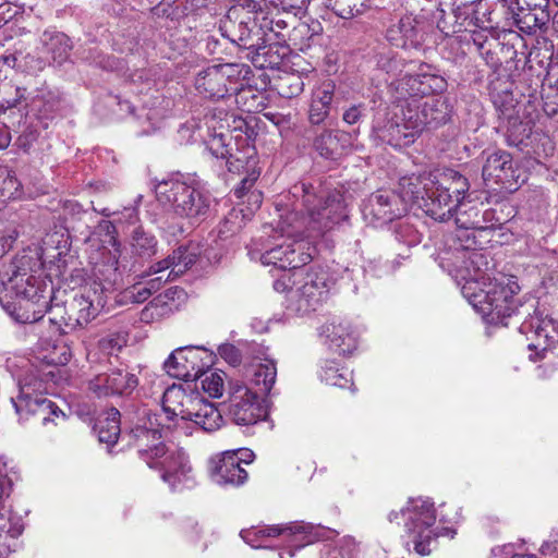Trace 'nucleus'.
Returning a JSON list of instances; mask_svg holds the SVG:
<instances>
[{
  "label": "nucleus",
  "mask_w": 558,
  "mask_h": 558,
  "mask_svg": "<svg viewBox=\"0 0 558 558\" xmlns=\"http://www.w3.org/2000/svg\"><path fill=\"white\" fill-rule=\"evenodd\" d=\"M52 287L40 276L14 270L0 288V304L21 324H37L35 328H48V338L73 331V323H66L65 305H49Z\"/></svg>",
  "instance_id": "nucleus-1"
},
{
  "label": "nucleus",
  "mask_w": 558,
  "mask_h": 558,
  "mask_svg": "<svg viewBox=\"0 0 558 558\" xmlns=\"http://www.w3.org/2000/svg\"><path fill=\"white\" fill-rule=\"evenodd\" d=\"M293 209L281 216L280 229L288 238H317L349 219L344 197L322 184L300 182L292 186Z\"/></svg>",
  "instance_id": "nucleus-2"
},
{
  "label": "nucleus",
  "mask_w": 558,
  "mask_h": 558,
  "mask_svg": "<svg viewBox=\"0 0 558 558\" xmlns=\"http://www.w3.org/2000/svg\"><path fill=\"white\" fill-rule=\"evenodd\" d=\"M156 197L163 206H170L173 214L186 219L191 226H199L207 220L217 205L209 191L194 180L162 181L156 185Z\"/></svg>",
  "instance_id": "nucleus-3"
},
{
  "label": "nucleus",
  "mask_w": 558,
  "mask_h": 558,
  "mask_svg": "<svg viewBox=\"0 0 558 558\" xmlns=\"http://www.w3.org/2000/svg\"><path fill=\"white\" fill-rule=\"evenodd\" d=\"M163 410L168 420L178 417L175 426L191 421L204 433L218 430L223 418L214 403L198 395H186L181 388L171 387L163 395Z\"/></svg>",
  "instance_id": "nucleus-4"
},
{
  "label": "nucleus",
  "mask_w": 558,
  "mask_h": 558,
  "mask_svg": "<svg viewBox=\"0 0 558 558\" xmlns=\"http://www.w3.org/2000/svg\"><path fill=\"white\" fill-rule=\"evenodd\" d=\"M430 184L418 207L434 220L451 219L470 189L468 179L453 169H446L434 174Z\"/></svg>",
  "instance_id": "nucleus-5"
},
{
  "label": "nucleus",
  "mask_w": 558,
  "mask_h": 558,
  "mask_svg": "<svg viewBox=\"0 0 558 558\" xmlns=\"http://www.w3.org/2000/svg\"><path fill=\"white\" fill-rule=\"evenodd\" d=\"M45 390V383L33 373L19 381L17 395L11 397L10 401L20 422L34 421L47 427L49 424L58 425L59 422L65 421L63 411L43 396Z\"/></svg>",
  "instance_id": "nucleus-6"
},
{
  "label": "nucleus",
  "mask_w": 558,
  "mask_h": 558,
  "mask_svg": "<svg viewBox=\"0 0 558 558\" xmlns=\"http://www.w3.org/2000/svg\"><path fill=\"white\" fill-rule=\"evenodd\" d=\"M404 522L405 533L409 538L408 545L413 544V549L421 556L432 553L430 544L436 541L438 533L433 529L436 522L434 502L429 499H409L407 507L400 512L391 511L388 514L389 522L400 524Z\"/></svg>",
  "instance_id": "nucleus-7"
},
{
  "label": "nucleus",
  "mask_w": 558,
  "mask_h": 558,
  "mask_svg": "<svg viewBox=\"0 0 558 558\" xmlns=\"http://www.w3.org/2000/svg\"><path fill=\"white\" fill-rule=\"evenodd\" d=\"M243 9L231 8L220 21L221 35L242 49L250 50L252 60L265 56L267 49L266 28H271V22H259L250 16L243 17Z\"/></svg>",
  "instance_id": "nucleus-8"
},
{
  "label": "nucleus",
  "mask_w": 558,
  "mask_h": 558,
  "mask_svg": "<svg viewBox=\"0 0 558 558\" xmlns=\"http://www.w3.org/2000/svg\"><path fill=\"white\" fill-rule=\"evenodd\" d=\"M461 293L478 313L492 316L493 319L510 317L518 312L513 298L515 291L509 284L492 280L478 289L472 284H462Z\"/></svg>",
  "instance_id": "nucleus-9"
},
{
  "label": "nucleus",
  "mask_w": 558,
  "mask_h": 558,
  "mask_svg": "<svg viewBox=\"0 0 558 558\" xmlns=\"http://www.w3.org/2000/svg\"><path fill=\"white\" fill-rule=\"evenodd\" d=\"M169 428L170 425L161 424L157 415H151L144 409L128 433L129 445L137 449L138 457L149 468H155L157 464L154 461L166 454V445L162 439Z\"/></svg>",
  "instance_id": "nucleus-10"
},
{
  "label": "nucleus",
  "mask_w": 558,
  "mask_h": 558,
  "mask_svg": "<svg viewBox=\"0 0 558 558\" xmlns=\"http://www.w3.org/2000/svg\"><path fill=\"white\" fill-rule=\"evenodd\" d=\"M390 88L400 105H407L413 99L422 100L435 93H441L447 88L446 80L437 71L422 63L415 73H407L391 82Z\"/></svg>",
  "instance_id": "nucleus-11"
},
{
  "label": "nucleus",
  "mask_w": 558,
  "mask_h": 558,
  "mask_svg": "<svg viewBox=\"0 0 558 558\" xmlns=\"http://www.w3.org/2000/svg\"><path fill=\"white\" fill-rule=\"evenodd\" d=\"M242 70L239 64L223 63L201 70L195 77V88L204 97L220 99L239 90Z\"/></svg>",
  "instance_id": "nucleus-12"
},
{
  "label": "nucleus",
  "mask_w": 558,
  "mask_h": 558,
  "mask_svg": "<svg viewBox=\"0 0 558 558\" xmlns=\"http://www.w3.org/2000/svg\"><path fill=\"white\" fill-rule=\"evenodd\" d=\"M211 364V357L202 347H181L175 349L166 360V372L184 381H195L206 374Z\"/></svg>",
  "instance_id": "nucleus-13"
},
{
  "label": "nucleus",
  "mask_w": 558,
  "mask_h": 558,
  "mask_svg": "<svg viewBox=\"0 0 558 558\" xmlns=\"http://www.w3.org/2000/svg\"><path fill=\"white\" fill-rule=\"evenodd\" d=\"M228 413L236 425L256 424L266 416L257 391L240 383H232L229 392Z\"/></svg>",
  "instance_id": "nucleus-14"
},
{
  "label": "nucleus",
  "mask_w": 558,
  "mask_h": 558,
  "mask_svg": "<svg viewBox=\"0 0 558 558\" xmlns=\"http://www.w3.org/2000/svg\"><path fill=\"white\" fill-rule=\"evenodd\" d=\"M403 109L408 114V121L413 123L415 132L420 133L428 128L444 125L450 120V108L442 97H430L424 101L413 99L403 105Z\"/></svg>",
  "instance_id": "nucleus-15"
},
{
  "label": "nucleus",
  "mask_w": 558,
  "mask_h": 558,
  "mask_svg": "<svg viewBox=\"0 0 558 558\" xmlns=\"http://www.w3.org/2000/svg\"><path fill=\"white\" fill-rule=\"evenodd\" d=\"M138 384V377L128 367H116L90 379L88 389L98 398H130Z\"/></svg>",
  "instance_id": "nucleus-16"
},
{
  "label": "nucleus",
  "mask_w": 558,
  "mask_h": 558,
  "mask_svg": "<svg viewBox=\"0 0 558 558\" xmlns=\"http://www.w3.org/2000/svg\"><path fill=\"white\" fill-rule=\"evenodd\" d=\"M290 298L295 300L299 312L315 311L318 305L327 300L329 293V280L324 270H310L303 275L295 289L289 290Z\"/></svg>",
  "instance_id": "nucleus-17"
},
{
  "label": "nucleus",
  "mask_w": 558,
  "mask_h": 558,
  "mask_svg": "<svg viewBox=\"0 0 558 558\" xmlns=\"http://www.w3.org/2000/svg\"><path fill=\"white\" fill-rule=\"evenodd\" d=\"M405 213V205L400 196L389 190H378L373 193L362 208L364 219L375 227L387 225Z\"/></svg>",
  "instance_id": "nucleus-18"
},
{
  "label": "nucleus",
  "mask_w": 558,
  "mask_h": 558,
  "mask_svg": "<svg viewBox=\"0 0 558 558\" xmlns=\"http://www.w3.org/2000/svg\"><path fill=\"white\" fill-rule=\"evenodd\" d=\"M397 108L398 111L386 122L375 121L373 132L381 142L395 148H402L414 143L421 133L415 132V129L412 130L414 125L408 121V114L403 109V105H398Z\"/></svg>",
  "instance_id": "nucleus-19"
},
{
  "label": "nucleus",
  "mask_w": 558,
  "mask_h": 558,
  "mask_svg": "<svg viewBox=\"0 0 558 558\" xmlns=\"http://www.w3.org/2000/svg\"><path fill=\"white\" fill-rule=\"evenodd\" d=\"M536 303L533 302L529 305L530 308H533V314L529 313L527 317L520 325L519 330L526 336L527 340H531L527 344L530 350H546L548 345L556 341L558 323L547 315L544 316L537 310Z\"/></svg>",
  "instance_id": "nucleus-20"
},
{
  "label": "nucleus",
  "mask_w": 558,
  "mask_h": 558,
  "mask_svg": "<svg viewBox=\"0 0 558 558\" xmlns=\"http://www.w3.org/2000/svg\"><path fill=\"white\" fill-rule=\"evenodd\" d=\"M40 56H27L32 70L41 71L50 64L62 65L69 59L72 45L65 34L46 31L40 37Z\"/></svg>",
  "instance_id": "nucleus-21"
},
{
  "label": "nucleus",
  "mask_w": 558,
  "mask_h": 558,
  "mask_svg": "<svg viewBox=\"0 0 558 558\" xmlns=\"http://www.w3.org/2000/svg\"><path fill=\"white\" fill-rule=\"evenodd\" d=\"M312 259L311 254L304 252L301 242L283 241L280 244L266 250L260 255L264 265H274L278 269L293 270L303 267Z\"/></svg>",
  "instance_id": "nucleus-22"
},
{
  "label": "nucleus",
  "mask_w": 558,
  "mask_h": 558,
  "mask_svg": "<svg viewBox=\"0 0 558 558\" xmlns=\"http://www.w3.org/2000/svg\"><path fill=\"white\" fill-rule=\"evenodd\" d=\"M320 337L328 348L340 354L350 355L357 348L359 332L347 319H332L320 327Z\"/></svg>",
  "instance_id": "nucleus-23"
},
{
  "label": "nucleus",
  "mask_w": 558,
  "mask_h": 558,
  "mask_svg": "<svg viewBox=\"0 0 558 558\" xmlns=\"http://www.w3.org/2000/svg\"><path fill=\"white\" fill-rule=\"evenodd\" d=\"M482 175L485 181L493 180L510 191L517 189L520 177L511 154L506 150H496L487 156Z\"/></svg>",
  "instance_id": "nucleus-24"
},
{
  "label": "nucleus",
  "mask_w": 558,
  "mask_h": 558,
  "mask_svg": "<svg viewBox=\"0 0 558 558\" xmlns=\"http://www.w3.org/2000/svg\"><path fill=\"white\" fill-rule=\"evenodd\" d=\"M353 133L337 129H323L316 133L312 141V147L317 155L326 160L337 161L349 153L352 146Z\"/></svg>",
  "instance_id": "nucleus-25"
},
{
  "label": "nucleus",
  "mask_w": 558,
  "mask_h": 558,
  "mask_svg": "<svg viewBox=\"0 0 558 558\" xmlns=\"http://www.w3.org/2000/svg\"><path fill=\"white\" fill-rule=\"evenodd\" d=\"M460 258L461 263L459 265L454 264L450 270L459 284L463 282V284H472V287L478 289L484 282L490 280L487 276L489 263L483 252L477 250L462 253Z\"/></svg>",
  "instance_id": "nucleus-26"
},
{
  "label": "nucleus",
  "mask_w": 558,
  "mask_h": 558,
  "mask_svg": "<svg viewBox=\"0 0 558 558\" xmlns=\"http://www.w3.org/2000/svg\"><path fill=\"white\" fill-rule=\"evenodd\" d=\"M424 37L423 23L411 14L402 16L386 31V39L392 46L403 49H418L424 43Z\"/></svg>",
  "instance_id": "nucleus-27"
},
{
  "label": "nucleus",
  "mask_w": 558,
  "mask_h": 558,
  "mask_svg": "<svg viewBox=\"0 0 558 558\" xmlns=\"http://www.w3.org/2000/svg\"><path fill=\"white\" fill-rule=\"evenodd\" d=\"M231 135L229 133L214 134L207 142L206 147L216 158L226 159L230 172H241L253 158V148L246 147L243 151L231 147Z\"/></svg>",
  "instance_id": "nucleus-28"
},
{
  "label": "nucleus",
  "mask_w": 558,
  "mask_h": 558,
  "mask_svg": "<svg viewBox=\"0 0 558 558\" xmlns=\"http://www.w3.org/2000/svg\"><path fill=\"white\" fill-rule=\"evenodd\" d=\"M154 462L157 464L154 469L161 471V478L172 489H175L179 484L192 480V468L187 456L182 450L169 451L166 448V454Z\"/></svg>",
  "instance_id": "nucleus-29"
},
{
  "label": "nucleus",
  "mask_w": 558,
  "mask_h": 558,
  "mask_svg": "<svg viewBox=\"0 0 558 558\" xmlns=\"http://www.w3.org/2000/svg\"><path fill=\"white\" fill-rule=\"evenodd\" d=\"M201 255V247L196 243L181 245L171 255L150 266L151 274L162 272L170 269L167 280H173L183 275Z\"/></svg>",
  "instance_id": "nucleus-30"
},
{
  "label": "nucleus",
  "mask_w": 558,
  "mask_h": 558,
  "mask_svg": "<svg viewBox=\"0 0 558 558\" xmlns=\"http://www.w3.org/2000/svg\"><path fill=\"white\" fill-rule=\"evenodd\" d=\"M241 450H230L222 453L218 463L211 471V480L221 486L231 485L240 486L244 484L248 477L245 469L241 466V462L245 461L238 453Z\"/></svg>",
  "instance_id": "nucleus-31"
},
{
  "label": "nucleus",
  "mask_w": 558,
  "mask_h": 558,
  "mask_svg": "<svg viewBox=\"0 0 558 558\" xmlns=\"http://www.w3.org/2000/svg\"><path fill=\"white\" fill-rule=\"evenodd\" d=\"M106 303L102 286L95 282L93 286L84 288L80 295L73 298L70 311L87 325L100 313Z\"/></svg>",
  "instance_id": "nucleus-32"
},
{
  "label": "nucleus",
  "mask_w": 558,
  "mask_h": 558,
  "mask_svg": "<svg viewBox=\"0 0 558 558\" xmlns=\"http://www.w3.org/2000/svg\"><path fill=\"white\" fill-rule=\"evenodd\" d=\"M182 294L183 290L178 288H170L160 293L141 311V322L150 324L170 316L175 308L174 301L179 300Z\"/></svg>",
  "instance_id": "nucleus-33"
},
{
  "label": "nucleus",
  "mask_w": 558,
  "mask_h": 558,
  "mask_svg": "<svg viewBox=\"0 0 558 558\" xmlns=\"http://www.w3.org/2000/svg\"><path fill=\"white\" fill-rule=\"evenodd\" d=\"M333 93L331 81L324 82L313 92L307 117L311 125H320L328 118Z\"/></svg>",
  "instance_id": "nucleus-34"
},
{
  "label": "nucleus",
  "mask_w": 558,
  "mask_h": 558,
  "mask_svg": "<svg viewBox=\"0 0 558 558\" xmlns=\"http://www.w3.org/2000/svg\"><path fill=\"white\" fill-rule=\"evenodd\" d=\"M513 19L520 31L526 34H534L549 22V12L517 4V11H513Z\"/></svg>",
  "instance_id": "nucleus-35"
},
{
  "label": "nucleus",
  "mask_w": 558,
  "mask_h": 558,
  "mask_svg": "<svg viewBox=\"0 0 558 558\" xmlns=\"http://www.w3.org/2000/svg\"><path fill=\"white\" fill-rule=\"evenodd\" d=\"M156 236L142 226L135 227L130 233L129 246L133 257L149 259L157 253Z\"/></svg>",
  "instance_id": "nucleus-36"
},
{
  "label": "nucleus",
  "mask_w": 558,
  "mask_h": 558,
  "mask_svg": "<svg viewBox=\"0 0 558 558\" xmlns=\"http://www.w3.org/2000/svg\"><path fill=\"white\" fill-rule=\"evenodd\" d=\"M26 101V106H32L34 109L44 110L45 112L52 111L57 106V97L50 90H37L36 95L29 97L25 87H15V96L8 99L9 107H16L17 105Z\"/></svg>",
  "instance_id": "nucleus-37"
},
{
  "label": "nucleus",
  "mask_w": 558,
  "mask_h": 558,
  "mask_svg": "<svg viewBox=\"0 0 558 558\" xmlns=\"http://www.w3.org/2000/svg\"><path fill=\"white\" fill-rule=\"evenodd\" d=\"M422 175L403 177L399 181V190L396 192L402 199L408 210L410 205H417L422 202L428 189Z\"/></svg>",
  "instance_id": "nucleus-38"
},
{
  "label": "nucleus",
  "mask_w": 558,
  "mask_h": 558,
  "mask_svg": "<svg viewBox=\"0 0 558 558\" xmlns=\"http://www.w3.org/2000/svg\"><path fill=\"white\" fill-rule=\"evenodd\" d=\"M276 362L265 359L263 362L252 366L250 381L256 388L257 395H268L276 383Z\"/></svg>",
  "instance_id": "nucleus-39"
},
{
  "label": "nucleus",
  "mask_w": 558,
  "mask_h": 558,
  "mask_svg": "<svg viewBox=\"0 0 558 558\" xmlns=\"http://www.w3.org/2000/svg\"><path fill=\"white\" fill-rule=\"evenodd\" d=\"M100 227L105 229L106 234L109 236L108 243L113 247L112 256L109 258L108 265H104V269L98 271L104 276L105 281L114 283L120 277V262L121 243L116 236V226L112 221H104Z\"/></svg>",
  "instance_id": "nucleus-40"
},
{
  "label": "nucleus",
  "mask_w": 558,
  "mask_h": 558,
  "mask_svg": "<svg viewBox=\"0 0 558 558\" xmlns=\"http://www.w3.org/2000/svg\"><path fill=\"white\" fill-rule=\"evenodd\" d=\"M481 2L462 3L454 10L456 24L458 29L452 32L472 31V28H484L485 13H480Z\"/></svg>",
  "instance_id": "nucleus-41"
},
{
  "label": "nucleus",
  "mask_w": 558,
  "mask_h": 558,
  "mask_svg": "<svg viewBox=\"0 0 558 558\" xmlns=\"http://www.w3.org/2000/svg\"><path fill=\"white\" fill-rule=\"evenodd\" d=\"M120 416L119 410L111 408L106 417L98 420L95 425V430L100 442L107 444L108 446H112L117 442L121 434Z\"/></svg>",
  "instance_id": "nucleus-42"
},
{
  "label": "nucleus",
  "mask_w": 558,
  "mask_h": 558,
  "mask_svg": "<svg viewBox=\"0 0 558 558\" xmlns=\"http://www.w3.org/2000/svg\"><path fill=\"white\" fill-rule=\"evenodd\" d=\"M460 201L458 208L453 211L454 222L457 228L480 230L485 232L486 227L483 226V219L480 215V209L476 206H469Z\"/></svg>",
  "instance_id": "nucleus-43"
},
{
  "label": "nucleus",
  "mask_w": 558,
  "mask_h": 558,
  "mask_svg": "<svg viewBox=\"0 0 558 558\" xmlns=\"http://www.w3.org/2000/svg\"><path fill=\"white\" fill-rule=\"evenodd\" d=\"M320 378L327 385L339 388L352 386V373L332 361H327L322 367Z\"/></svg>",
  "instance_id": "nucleus-44"
},
{
  "label": "nucleus",
  "mask_w": 558,
  "mask_h": 558,
  "mask_svg": "<svg viewBox=\"0 0 558 558\" xmlns=\"http://www.w3.org/2000/svg\"><path fill=\"white\" fill-rule=\"evenodd\" d=\"M371 5L367 0H327V7L345 20L362 14Z\"/></svg>",
  "instance_id": "nucleus-45"
},
{
  "label": "nucleus",
  "mask_w": 558,
  "mask_h": 558,
  "mask_svg": "<svg viewBox=\"0 0 558 558\" xmlns=\"http://www.w3.org/2000/svg\"><path fill=\"white\" fill-rule=\"evenodd\" d=\"M162 277H157L148 280L145 283L134 284L125 292V298L130 299L133 303L145 302L154 292L160 289Z\"/></svg>",
  "instance_id": "nucleus-46"
},
{
  "label": "nucleus",
  "mask_w": 558,
  "mask_h": 558,
  "mask_svg": "<svg viewBox=\"0 0 558 558\" xmlns=\"http://www.w3.org/2000/svg\"><path fill=\"white\" fill-rule=\"evenodd\" d=\"M245 215L243 209H231L225 217L223 221L219 223L218 234L221 239H227L236 233L243 226Z\"/></svg>",
  "instance_id": "nucleus-47"
},
{
  "label": "nucleus",
  "mask_w": 558,
  "mask_h": 558,
  "mask_svg": "<svg viewBox=\"0 0 558 558\" xmlns=\"http://www.w3.org/2000/svg\"><path fill=\"white\" fill-rule=\"evenodd\" d=\"M44 244L46 245V250L53 248L57 252L52 257H61L63 254H66L70 248L69 231L62 229L60 232L54 231L47 234Z\"/></svg>",
  "instance_id": "nucleus-48"
},
{
  "label": "nucleus",
  "mask_w": 558,
  "mask_h": 558,
  "mask_svg": "<svg viewBox=\"0 0 558 558\" xmlns=\"http://www.w3.org/2000/svg\"><path fill=\"white\" fill-rule=\"evenodd\" d=\"M21 189V183L16 178L15 172L8 168H0V194L3 197H14Z\"/></svg>",
  "instance_id": "nucleus-49"
},
{
  "label": "nucleus",
  "mask_w": 558,
  "mask_h": 558,
  "mask_svg": "<svg viewBox=\"0 0 558 558\" xmlns=\"http://www.w3.org/2000/svg\"><path fill=\"white\" fill-rule=\"evenodd\" d=\"M477 232H480V230L458 228L456 233L458 246L456 247V250H461L463 251V253L477 251L478 247L482 245V243L478 242L476 239Z\"/></svg>",
  "instance_id": "nucleus-50"
},
{
  "label": "nucleus",
  "mask_w": 558,
  "mask_h": 558,
  "mask_svg": "<svg viewBox=\"0 0 558 558\" xmlns=\"http://www.w3.org/2000/svg\"><path fill=\"white\" fill-rule=\"evenodd\" d=\"M307 526L302 523H290L287 525H270L263 527V533L268 537H276L279 535H295L303 534L307 531Z\"/></svg>",
  "instance_id": "nucleus-51"
},
{
  "label": "nucleus",
  "mask_w": 558,
  "mask_h": 558,
  "mask_svg": "<svg viewBox=\"0 0 558 558\" xmlns=\"http://www.w3.org/2000/svg\"><path fill=\"white\" fill-rule=\"evenodd\" d=\"M396 240L407 247L415 246L421 242L418 232L408 223H400L395 232Z\"/></svg>",
  "instance_id": "nucleus-52"
},
{
  "label": "nucleus",
  "mask_w": 558,
  "mask_h": 558,
  "mask_svg": "<svg viewBox=\"0 0 558 558\" xmlns=\"http://www.w3.org/2000/svg\"><path fill=\"white\" fill-rule=\"evenodd\" d=\"M202 387L213 398H220L223 392L222 376L216 372L206 375L202 380Z\"/></svg>",
  "instance_id": "nucleus-53"
},
{
  "label": "nucleus",
  "mask_w": 558,
  "mask_h": 558,
  "mask_svg": "<svg viewBox=\"0 0 558 558\" xmlns=\"http://www.w3.org/2000/svg\"><path fill=\"white\" fill-rule=\"evenodd\" d=\"M23 526L17 520L13 521L9 510L0 505V533L21 535Z\"/></svg>",
  "instance_id": "nucleus-54"
},
{
  "label": "nucleus",
  "mask_w": 558,
  "mask_h": 558,
  "mask_svg": "<svg viewBox=\"0 0 558 558\" xmlns=\"http://www.w3.org/2000/svg\"><path fill=\"white\" fill-rule=\"evenodd\" d=\"M243 541L253 548H267L266 536L262 529H250L241 531Z\"/></svg>",
  "instance_id": "nucleus-55"
},
{
  "label": "nucleus",
  "mask_w": 558,
  "mask_h": 558,
  "mask_svg": "<svg viewBox=\"0 0 558 558\" xmlns=\"http://www.w3.org/2000/svg\"><path fill=\"white\" fill-rule=\"evenodd\" d=\"M365 105H352L343 111L342 120L348 125H355L365 117Z\"/></svg>",
  "instance_id": "nucleus-56"
},
{
  "label": "nucleus",
  "mask_w": 558,
  "mask_h": 558,
  "mask_svg": "<svg viewBox=\"0 0 558 558\" xmlns=\"http://www.w3.org/2000/svg\"><path fill=\"white\" fill-rule=\"evenodd\" d=\"M218 353L226 362L231 365H236L241 362L240 351L233 344H221L218 348Z\"/></svg>",
  "instance_id": "nucleus-57"
},
{
  "label": "nucleus",
  "mask_w": 558,
  "mask_h": 558,
  "mask_svg": "<svg viewBox=\"0 0 558 558\" xmlns=\"http://www.w3.org/2000/svg\"><path fill=\"white\" fill-rule=\"evenodd\" d=\"M20 535L0 533V558H8L16 546V538Z\"/></svg>",
  "instance_id": "nucleus-58"
},
{
  "label": "nucleus",
  "mask_w": 558,
  "mask_h": 558,
  "mask_svg": "<svg viewBox=\"0 0 558 558\" xmlns=\"http://www.w3.org/2000/svg\"><path fill=\"white\" fill-rule=\"evenodd\" d=\"M400 65V61H398L393 56L390 54H380L377 60V66L385 71L386 73H395Z\"/></svg>",
  "instance_id": "nucleus-59"
},
{
  "label": "nucleus",
  "mask_w": 558,
  "mask_h": 558,
  "mask_svg": "<svg viewBox=\"0 0 558 558\" xmlns=\"http://www.w3.org/2000/svg\"><path fill=\"white\" fill-rule=\"evenodd\" d=\"M258 173L253 172L248 177L241 180V185L234 189V195L236 198H242L246 193H250V189L253 186L254 182L257 180Z\"/></svg>",
  "instance_id": "nucleus-60"
},
{
  "label": "nucleus",
  "mask_w": 558,
  "mask_h": 558,
  "mask_svg": "<svg viewBox=\"0 0 558 558\" xmlns=\"http://www.w3.org/2000/svg\"><path fill=\"white\" fill-rule=\"evenodd\" d=\"M266 21L271 22V28H266V34L268 35V33H274L275 36L277 38H279L281 36L280 31L284 29L287 27L286 21H283L282 19H274V17H269V16L265 15L262 17V20L259 22H266Z\"/></svg>",
  "instance_id": "nucleus-61"
},
{
  "label": "nucleus",
  "mask_w": 558,
  "mask_h": 558,
  "mask_svg": "<svg viewBox=\"0 0 558 558\" xmlns=\"http://www.w3.org/2000/svg\"><path fill=\"white\" fill-rule=\"evenodd\" d=\"M19 236V232L14 228H10L0 235V243L3 245L7 253L12 248L13 243Z\"/></svg>",
  "instance_id": "nucleus-62"
},
{
  "label": "nucleus",
  "mask_w": 558,
  "mask_h": 558,
  "mask_svg": "<svg viewBox=\"0 0 558 558\" xmlns=\"http://www.w3.org/2000/svg\"><path fill=\"white\" fill-rule=\"evenodd\" d=\"M122 218H125L130 225H134L140 220L138 210L135 207H126L121 213V217L117 219V221H121Z\"/></svg>",
  "instance_id": "nucleus-63"
},
{
  "label": "nucleus",
  "mask_w": 558,
  "mask_h": 558,
  "mask_svg": "<svg viewBox=\"0 0 558 558\" xmlns=\"http://www.w3.org/2000/svg\"><path fill=\"white\" fill-rule=\"evenodd\" d=\"M63 213L64 215H71V216H80L82 213H84L82 206L73 201H66L63 205Z\"/></svg>",
  "instance_id": "nucleus-64"
}]
</instances>
